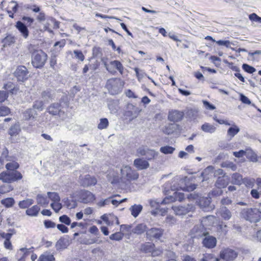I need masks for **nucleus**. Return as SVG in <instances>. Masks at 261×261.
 <instances>
[{"mask_svg":"<svg viewBox=\"0 0 261 261\" xmlns=\"http://www.w3.org/2000/svg\"><path fill=\"white\" fill-rule=\"evenodd\" d=\"M187 197L189 200H196L197 205L204 212H209L214 208V205L211 204V197H201L199 194L190 193L187 194Z\"/></svg>","mask_w":261,"mask_h":261,"instance_id":"1","label":"nucleus"},{"mask_svg":"<svg viewBox=\"0 0 261 261\" xmlns=\"http://www.w3.org/2000/svg\"><path fill=\"white\" fill-rule=\"evenodd\" d=\"M69 99L66 95H63L59 102L51 103L47 108V112L52 116L60 115L62 112V109L69 106Z\"/></svg>","mask_w":261,"mask_h":261,"instance_id":"2","label":"nucleus"},{"mask_svg":"<svg viewBox=\"0 0 261 261\" xmlns=\"http://www.w3.org/2000/svg\"><path fill=\"white\" fill-rule=\"evenodd\" d=\"M47 55L42 50L34 51L31 56V63L37 69L43 68L47 59Z\"/></svg>","mask_w":261,"mask_h":261,"instance_id":"3","label":"nucleus"},{"mask_svg":"<svg viewBox=\"0 0 261 261\" xmlns=\"http://www.w3.org/2000/svg\"><path fill=\"white\" fill-rule=\"evenodd\" d=\"M241 214L245 219L251 223H256L261 219V211L256 208L244 209Z\"/></svg>","mask_w":261,"mask_h":261,"instance_id":"4","label":"nucleus"},{"mask_svg":"<svg viewBox=\"0 0 261 261\" xmlns=\"http://www.w3.org/2000/svg\"><path fill=\"white\" fill-rule=\"evenodd\" d=\"M106 88L111 95H116L121 92L122 86L121 81L117 78H111L107 80Z\"/></svg>","mask_w":261,"mask_h":261,"instance_id":"5","label":"nucleus"},{"mask_svg":"<svg viewBox=\"0 0 261 261\" xmlns=\"http://www.w3.org/2000/svg\"><path fill=\"white\" fill-rule=\"evenodd\" d=\"M22 178V175L18 171H3L0 173V180L4 182L11 183Z\"/></svg>","mask_w":261,"mask_h":261,"instance_id":"6","label":"nucleus"},{"mask_svg":"<svg viewBox=\"0 0 261 261\" xmlns=\"http://www.w3.org/2000/svg\"><path fill=\"white\" fill-rule=\"evenodd\" d=\"M120 171L121 178L127 181L135 180L139 177V174L136 171L133 170L129 166H123Z\"/></svg>","mask_w":261,"mask_h":261,"instance_id":"7","label":"nucleus"},{"mask_svg":"<svg viewBox=\"0 0 261 261\" xmlns=\"http://www.w3.org/2000/svg\"><path fill=\"white\" fill-rule=\"evenodd\" d=\"M14 77L17 82L23 83L29 77V72L27 67L23 65H19L17 67L13 73Z\"/></svg>","mask_w":261,"mask_h":261,"instance_id":"8","label":"nucleus"},{"mask_svg":"<svg viewBox=\"0 0 261 261\" xmlns=\"http://www.w3.org/2000/svg\"><path fill=\"white\" fill-rule=\"evenodd\" d=\"M238 253L230 248H225L221 251L220 253V258L226 261H232L238 256Z\"/></svg>","mask_w":261,"mask_h":261,"instance_id":"9","label":"nucleus"},{"mask_svg":"<svg viewBox=\"0 0 261 261\" xmlns=\"http://www.w3.org/2000/svg\"><path fill=\"white\" fill-rule=\"evenodd\" d=\"M100 219L108 226H112L114 224H119L118 218L113 214H105Z\"/></svg>","mask_w":261,"mask_h":261,"instance_id":"10","label":"nucleus"},{"mask_svg":"<svg viewBox=\"0 0 261 261\" xmlns=\"http://www.w3.org/2000/svg\"><path fill=\"white\" fill-rule=\"evenodd\" d=\"M185 115L182 111L172 110L168 113V119L170 121L178 122L182 120Z\"/></svg>","mask_w":261,"mask_h":261,"instance_id":"11","label":"nucleus"},{"mask_svg":"<svg viewBox=\"0 0 261 261\" xmlns=\"http://www.w3.org/2000/svg\"><path fill=\"white\" fill-rule=\"evenodd\" d=\"M79 198L81 202L88 203L93 202L95 199V196L91 192L84 190L81 192Z\"/></svg>","mask_w":261,"mask_h":261,"instance_id":"12","label":"nucleus"},{"mask_svg":"<svg viewBox=\"0 0 261 261\" xmlns=\"http://www.w3.org/2000/svg\"><path fill=\"white\" fill-rule=\"evenodd\" d=\"M16 28L21 33V35L25 38H27L29 35L28 27L21 21H17L15 24Z\"/></svg>","mask_w":261,"mask_h":261,"instance_id":"13","label":"nucleus"},{"mask_svg":"<svg viewBox=\"0 0 261 261\" xmlns=\"http://www.w3.org/2000/svg\"><path fill=\"white\" fill-rule=\"evenodd\" d=\"M214 172V167L213 166H208L204 169L198 177L199 180L202 182L207 180L209 179V175Z\"/></svg>","mask_w":261,"mask_h":261,"instance_id":"14","label":"nucleus"},{"mask_svg":"<svg viewBox=\"0 0 261 261\" xmlns=\"http://www.w3.org/2000/svg\"><path fill=\"white\" fill-rule=\"evenodd\" d=\"M214 172V167L213 166H208L204 169L198 177L199 180L202 182L207 180L209 179V175Z\"/></svg>","mask_w":261,"mask_h":261,"instance_id":"15","label":"nucleus"},{"mask_svg":"<svg viewBox=\"0 0 261 261\" xmlns=\"http://www.w3.org/2000/svg\"><path fill=\"white\" fill-rule=\"evenodd\" d=\"M205 236L203 240V245L204 247L207 248H214L217 243L216 239L212 236L204 234Z\"/></svg>","mask_w":261,"mask_h":261,"instance_id":"16","label":"nucleus"},{"mask_svg":"<svg viewBox=\"0 0 261 261\" xmlns=\"http://www.w3.org/2000/svg\"><path fill=\"white\" fill-rule=\"evenodd\" d=\"M56 92L54 90L47 89L41 92V96L44 101L48 102L50 100L54 99Z\"/></svg>","mask_w":261,"mask_h":261,"instance_id":"17","label":"nucleus"},{"mask_svg":"<svg viewBox=\"0 0 261 261\" xmlns=\"http://www.w3.org/2000/svg\"><path fill=\"white\" fill-rule=\"evenodd\" d=\"M97 183V180L94 176L88 174L85 176L84 178L82 180L81 184L84 187H88L94 186Z\"/></svg>","mask_w":261,"mask_h":261,"instance_id":"18","label":"nucleus"},{"mask_svg":"<svg viewBox=\"0 0 261 261\" xmlns=\"http://www.w3.org/2000/svg\"><path fill=\"white\" fill-rule=\"evenodd\" d=\"M216 218L212 215L203 217L201 220L202 228H207V227L213 226Z\"/></svg>","mask_w":261,"mask_h":261,"instance_id":"19","label":"nucleus"},{"mask_svg":"<svg viewBox=\"0 0 261 261\" xmlns=\"http://www.w3.org/2000/svg\"><path fill=\"white\" fill-rule=\"evenodd\" d=\"M134 165L138 170L146 169L149 166V164L148 161L143 160L142 158H138L134 160Z\"/></svg>","mask_w":261,"mask_h":261,"instance_id":"20","label":"nucleus"},{"mask_svg":"<svg viewBox=\"0 0 261 261\" xmlns=\"http://www.w3.org/2000/svg\"><path fill=\"white\" fill-rule=\"evenodd\" d=\"M229 184V177L227 176H219L217 178L215 186L217 188H224L227 187Z\"/></svg>","mask_w":261,"mask_h":261,"instance_id":"21","label":"nucleus"},{"mask_svg":"<svg viewBox=\"0 0 261 261\" xmlns=\"http://www.w3.org/2000/svg\"><path fill=\"white\" fill-rule=\"evenodd\" d=\"M162 234L161 229H147L146 231L147 237L150 240L153 238L159 239Z\"/></svg>","mask_w":261,"mask_h":261,"instance_id":"22","label":"nucleus"},{"mask_svg":"<svg viewBox=\"0 0 261 261\" xmlns=\"http://www.w3.org/2000/svg\"><path fill=\"white\" fill-rule=\"evenodd\" d=\"M38 114L35 110L30 108L23 113V118L25 120H33L37 116Z\"/></svg>","mask_w":261,"mask_h":261,"instance_id":"23","label":"nucleus"},{"mask_svg":"<svg viewBox=\"0 0 261 261\" xmlns=\"http://www.w3.org/2000/svg\"><path fill=\"white\" fill-rule=\"evenodd\" d=\"M242 175L237 172L233 173L231 175V183L233 185L240 186L243 184Z\"/></svg>","mask_w":261,"mask_h":261,"instance_id":"24","label":"nucleus"},{"mask_svg":"<svg viewBox=\"0 0 261 261\" xmlns=\"http://www.w3.org/2000/svg\"><path fill=\"white\" fill-rule=\"evenodd\" d=\"M15 42V38L11 34H8L2 41L4 47L10 46Z\"/></svg>","mask_w":261,"mask_h":261,"instance_id":"25","label":"nucleus"},{"mask_svg":"<svg viewBox=\"0 0 261 261\" xmlns=\"http://www.w3.org/2000/svg\"><path fill=\"white\" fill-rule=\"evenodd\" d=\"M169 198L168 197H166L164 199L160 201L150 200L149 201V204L151 207L160 208V204H165L169 203Z\"/></svg>","mask_w":261,"mask_h":261,"instance_id":"26","label":"nucleus"},{"mask_svg":"<svg viewBox=\"0 0 261 261\" xmlns=\"http://www.w3.org/2000/svg\"><path fill=\"white\" fill-rule=\"evenodd\" d=\"M143 206L141 204H134L129 208L131 214L134 217H137L141 212Z\"/></svg>","mask_w":261,"mask_h":261,"instance_id":"27","label":"nucleus"},{"mask_svg":"<svg viewBox=\"0 0 261 261\" xmlns=\"http://www.w3.org/2000/svg\"><path fill=\"white\" fill-rule=\"evenodd\" d=\"M201 129L205 133L212 134L215 132L216 127L209 123L205 122L201 125Z\"/></svg>","mask_w":261,"mask_h":261,"instance_id":"28","label":"nucleus"},{"mask_svg":"<svg viewBox=\"0 0 261 261\" xmlns=\"http://www.w3.org/2000/svg\"><path fill=\"white\" fill-rule=\"evenodd\" d=\"M37 203L42 206H45L49 203L48 196L45 195L39 194L36 196Z\"/></svg>","mask_w":261,"mask_h":261,"instance_id":"29","label":"nucleus"},{"mask_svg":"<svg viewBox=\"0 0 261 261\" xmlns=\"http://www.w3.org/2000/svg\"><path fill=\"white\" fill-rule=\"evenodd\" d=\"M110 66L113 67L114 69H117L121 75L123 73L124 67L119 61H111L110 62Z\"/></svg>","mask_w":261,"mask_h":261,"instance_id":"30","label":"nucleus"},{"mask_svg":"<svg viewBox=\"0 0 261 261\" xmlns=\"http://www.w3.org/2000/svg\"><path fill=\"white\" fill-rule=\"evenodd\" d=\"M40 208L37 205H35L32 207L28 208L26 210V214L28 216L35 217L37 216L39 213Z\"/></svg>","mask_w":261,"mask_h":261,"instance_id":"31","label":"nucleus"},{"mask_svg":"<svg viewBox=\"0 0 261 261\" xmlns=\"http://www.w3.org/2000/svg\"><path fill=\"white\" fill-rule=\"evenodd\" d=\"M62 201L67 208H74L77 206L76 201L74 200H70L68 198H65L62 200Z\"/></svg>","mask_w":261,"mask_h":261,"instance_id":"32","label":"nucleus"},{"mask_svg":"<svg viewBox=\"0 0 261 261\" xmlns=\"http://www.w3.org/2000/svg\"><path fill=\"white\" fill-rule=\"evenodd\" d=\"M154 248V245L151 243H145L142 244L140 247V250L145 253H151Z\"/></svg>","mask_w":261,"mask_h":261,"instance_id":"33","label":"nucleus"},{"mask_svg":"<svg viewBox=\"0 0 261 261\" xmlns=\"http://www.w3.org/2000/svg\"><path fill=\"white\" fill-rule=\"evenodd\" d=\"M240 128L237 125L234 124L228 129L227 135L230 137L231 139L240 132Z\"/></svg>","mask_w":261,"mask_h":261,"instance_id":"34","label":"nucleus"},{"mask_svg":"<svg viewBox=\"0 0 261 261\" xmlns=\"http://www.w3.org/2000/svg\"><path fill=\"white\" fill-rule=\"evenodd\" d=\"M245 156L251 162H256L257 161V156L256 154L250 148L246 149V154Z\"/></svg>","mask_w":261,"mask_h":261,"instance_id":"35","label":"nucleus"},{"mask_svg":"<svg viewBox=\"0 0 261 261\" xmlns=\"http://www.w3.org/2000/svg\"><path fill=\"white\" fill-rule=\"evenodd\" d=\"M221 216L224 220H229L231 217V212L225 206L221 208Z\"/></svg>","mask_w":261,"mask_h":261,"instance_id":"36","label":"nucleus"},{"mask_svg":"<svg viewBox=\"0 0 261 261\" xmlns=\"http://www.w3.org/2000/svg\"><path fill=\"white\" fill-rule=\"evenodd\" d=\"M126 229H123V231L121 229H120L119 231L116 232L110 236V239L112 240L115 241H120L121 240L123 236H124V230H126Z\"/></svg>","mask_w":261,"mask_h":261,"instance_id":"37","label":"nucleus"},{"mask_svg":"<svg viewBox=\"0 0 261 261\" xmlns=\"http://www.w3.org/2000/svg\"><path fill=\"white\" fill-rule=\"evenodd\" d=\"M69 243L67 240L65 239H60L56 243L57 249L60 250L67 248Z\"/></svg>","mask_w":261,"mask_h":261,"instance_id":"38","label":"nucleus"},{"mask_svg":"<svg viewBox=\"0 0 261 261\" xmlns=\"http://www.w3.org/2000/svg\"><path fill=\"white\" fill-rule=\"evenodd\" d=\"M5 167L8 170L7 172L17 171V169L19 168V165L16 162H9L6 165Z\"/></svg>","mask_w":261,"mask_h":261,"instance_id":"39","label":"nucleus"},{"mask_svg":"<svg viewBox=\"0 0 261 261\" xmlns=\"http://www.w3.org/2000/svg\"><path fill=\"white\" fill-rule=\"evenodd\" d=\"M118 101L112 100L108 103V108L110 110L111 113L115 114L118 111Z\"/></svg>","mask_w":261,"mask_h":261,"instance_id":"40","label":"nucleus"},{"mask_svg":"<svg viewBox=\"0 0 261 261\" xmlns=\"http://www.w3.org/2000/svg\"><path fill=\"white\" fill-rule=\"evenodd\" d=\"M1 203L6 207H11L15 203V200L12 197H8L1 200Z\"/></svg>","mask_w":261,"mask_h":261,"instance_id":"41","label":"nucleus"},{"mask_svg":"<svg viewBox=\"0 0 261 261\" xmlns=\"http://www.w3.org/2000/svg\"><path fill=\"white\" fill-rule=\"evenodd\" d=\"M34 200L32 199H27L20 201L18 203V205L21 208H28L30 205L33 204Z\"/></svg>","mask_w":261,"mask_h":261,"instance_id":"42","label":"nucleus"},{"mask_svg":"<svg viewBox=\"0 0 261 261\" xmlns=\"http://www.w3.org/2000/svg\"><path fill=\"white\" fill-rule=\"evenodd\" d=\"M55 257L54 255L50 253H44L41 255L37 261H54Z\"/></svg>","mask_w":261,"mask_h":261,"instance_id":"43","label":"nucleus"},{"mask_svg":"<svg viewBox=\"0 0 261 261\" xmlns=\"http://www.w3.org/2000/svg\"><path fill=\"white\" fill-rule=\"evenodd\" d=\"M174 210L177 215H183L188 213V211L186 208L185 204L180 205L175 207Z\"/></svg>","mask_w":261,"mask_h":261,"instance_id":"44","label":"nucleus"},{"mask_svg":"<svg viewBox=\"0 0 261 261\" xmlns=\"http://www.w3.org/2000/svg\"><path fill=\"white\" fill-rule=\"evenodd\" d=\"M186 114L187 117L191 120H194L196 118L198 111L195 109H188L186 112Z\"/></svg>","mask_w":261,"mask_h":261,"instance_id":"45","label":"nucleus"},{"mask_svg":"<svg viewBox=\"0 0 261 261\" xmlns=\"http://www.w3.org/2000/svg\"><path fill=\"white\" fill-rule=\"evenodd\" d=\"M81 235V239L83 240H82L81 241V243L83 244H91L93 243L95 241L93 239H89L86 238V234L82 233H74V236L75 237L76 236Z\"/></svg>","mask_w":261,"mask_h":261,"instance_id":"46","label":"nucleus"},{"mask_svg":"<svg viewBox=\"0 0 261 261\" xmlns=\"http://www.w3.org/2000/svg\"><path fill=\"white\" fill-rule=\"evenodd\" d=\"M20 131L19 125L18 124H14L12 125L9 129V134L11 136H14L17 135Z\"/></svg>","mask_w":261,"mask_h":261,"instance_id":"47","label":"nucleus"},{"mask_svg":"<svg viewBox=\"0 0 261 261\" xmlns=\"http://www.w3.org/2000/svg\"><path fill=\"white\" fill-rule=\"evenodd\" d=\"M175 148L166 145L161 147L160 149V151L165 154H172L175 150Z\"/></svg>","mask_w":261,"mask_h":261,"instance_id":"48","label":"nucleus"},{"mask_svg":"<svg viewBox=\"0 0 261 261\" xmlns=\"http://www.w3.org/2000/svg\"><path fill=\"white\" fill-rule=\"evenodd\" d=\"M48 198L50 199L53 202H59L60 201V197L58 193L57 192H47Z\"/></svg>","mask_w":261,"mask_h":261,"instance_id":"49","label":"nucleus"},{"mask_svg":"<svg viewBox=\"0 0 261 261\" xmlns=\"http://www.w3.org/2000/svg\"><path fill=\"white\" fill-rule=\"evenodd\" d=\"M44 102L41 100H37L34 102L33 108L34 110L42 111L43 110Z\"/></svg>","mask_w":261,"mask_h":261,"instance_id":"50","label":"nucleus"},{"mask_svg":"<svg viewBox=\"0 0 261 261\" xmlns=\"http://www.w3.org/2000/svg\"><path fill=\"white\" fill-rule=\"evenodd\" d=\"M221 165L222 167L230 169L233 171L237 169V165L231 162H224L222 163Z\"/></svg>","mask_w":261,"mask_h":261,"instance_id":"51","label":"nucleus"},{"mask_svg":"<svg viewBox=\"0 0 261 261\" xmlns=\"http://www.w3.org/2000/svg\"><path fill=\"white\" fill-rule=\"evenodd\" d=\"M223 193V190L221 188H217L213 189L210 192L208 193V196L211 197V196L213 197H217L221 195Z\"/></svg>","mask_w":261,"mask_h":261,"instance_id":"52","label":"nucleus"},{"mask_svg":"<svg viewBox=\"0 0 261 261\" xmlns=\"http://www.w3.org/2000/svg\"><path fill=\"white\" fill-rule=\"evenodd\" d=\"M109 122L107 118H101L100 119V122L98 124L97 127L99 129H103L107 128V127L109 126Z\"/></svg>","mask_w":261,"mask_h":261,"instance_id":"53","label":"nucleus"},{"mask_svg":"<svg viewBox=\"0 0 261 261\" xmlns=\"http://www.w3.org/2000/svg\"><path fill=\"white\" fill-rule=\"evenodd\" d=\"M11 112L10 109L7 106L0 104V117L8 115Z\"/></svg>","mask_w":261,"mask_h":261,"instance_id":"54","label":"nucleus"},{"mask_svg":"<svg viewBox=\"0 0 261 261\" xmlns=\"http://www.w3.org/2000/svg\"><path fill=\"white\" fill-rule=\"evenodd\" d=\"M201 261H219V259L212 254H205Z\"/></svg>","mask_w":261,"mask_h":261,"instance_id":"55","label":"nucleus"},{"mask_svg":"<svg viewBox=\"0 0 261 261\" xmlns=\"http://www.w3.org/2000/svg\"><path fill=\"white\" fill-rule=\"evenodd\" d=\"M173 194L174 196L173 200L181 201L185 198V194L183 193L174 192ZM170 198L171 199V201H173V197L172 196L170 197Z\"/></svg>","mask_w":261,"mask_h":261,"instance_id":"56","label":"nucleus"},{"mask_svg":"<svg viewBox=\"0 0 261 261\" xmlns=\"http://www.w3.org/2000/svg\"><path fill=\"white\" fill-rule=\"evenodd\" d=\"M242 67L245 72L250 74L253 73L256 71L254 67L246 63L243 64Z\"/></svg>","mask_w":261,"mask_h":261,"instance_id":"57","label":"nucleus"},{"mask_svg":"<svg viewBox=\"0 0 261 261\" xmlns=\"http://www.w3.org/2000/svg\"><path fill=\"white\" fill-rule=\"evenodd\" d=\"M113 196H111L105 199H101L97 203V205L99 207H104L107 205H109L110 202V199H112Z\"/></svg>","mask_w":261,"mask_h":261,"instance_id":"58","label":"nucleus"},{"mask_svg":"<svg viewBox=\"0 0 261 261\" xmlns=\"http://www.w3.org/2000/svg\"><path fill=\"white\" fill-rule=\"evenodd\" d=\"M216 43L219 46H224L227 48L230 47V45H234V44L230 42L229 40H219L216 41Z\"/></svg>","mask_w":261,"mask_h":261,"instance_id":"59","label":"nucleus"},{"mask_svg":"<svg viewBox=\"0 0 261 261\" xmlns=\"http://www.w3.org/2000/svg\"><path fill=\"white\" fill-rule=\"evenodd\" d=\"M59 221L62 223L69 225L71 223L70 218L66 215H63L59 217Z\"/></svg>","mask_w":261,"mask_h":261,"instance_id":"60","label":"nucleus"},{"mask_svg":"<svg viewBox=\"0 0 261 261\" xmlns=\"http://www.w3.org/2000/svg\"><path fill=\"white\" fill-rule=\"evenodd\" d=\"M50 206L56 213L59 212L62 208V205L59 202H52Z\"/></svg>","mask_w":261,"mask_h":261,"instance_id":"61","label":"nucleus"},{"mask_svg":"<svg viewBox=\"0 0 261 261\" xmlns=\"http://www.w3.org/2000/svg\"><path fill=\"white\" fill-rule=\"evenodd\" d=\"M156 155H157V153L154 150L149 149L148 151L147 152L145 155V159L147 160H151L154 159Z\"/></svg>","mask_w":261,"mask_h":261,"instance_id":"62","label":"nucleus"},{"mask_svg":"<svg viewBox=\"0 0 261 261\" xmlns=\"http://www.w3.org/2000/svg\"><path fill=\"white\" fill-rule=\"evenodd\" d=\"M239 99L242 103L244 104L250 105L251 103V100L243 93L240 94Z\"/></svg>","mask_w":261,"mask_h":261,"instance_id":"63","label":"nucleus"},{"mask_svg":"<svg viewBox=\"0 0 261 261\" xmlns=\"http://www.w3.org/2000/svg\"><path fill=\"white\" fill-rule=\"evenodd\" d=\"M249 18L252 21L261 23V17L254 13L250 14L249 15Z\"/></svg>","mask_w":261,"mask_h":261,"instance_id":"64","label":"nucleus"}]
</instances>
